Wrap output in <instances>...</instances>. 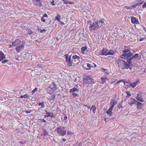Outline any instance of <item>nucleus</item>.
Wrapping results in <instances>:
<instances>
[{"label": "nucleus", "mask_w": 146, "mask_h": 146, "mask_svg": "<svg viewBox=\"0 0 146 146\" xmlns=\"http://www.w3.org/2000/svg\"><path fill=\"white\" fill-rule=\"evenodd\" d=\"M123 53L120 56L121 58L127 60V61L129 64H131L132 60H139L141 58V54L136 53L134 55L131 52V49L129 46H125L124 49L122 50Z\"/></svg>", "instance_id": "nucleus-1"}, {"label": "nucleus", "mask_w": 146, "mask_h": 146, "mask_svg": "<svg viewBox=\"0 0 146 146\" xmlns=\"http://www.w3.org/2000/svg\"><path fill=\"white\" fill-rule=\"evenodd\" d=\"M120 58H118L117 60V62L118 64V66L121 69H126L127 71H131V67L130 65L131 64H129V63H127V60L126 61L121 59L122 58H121L119 57ZM123 59V58H122Z\"/></svg>", "instance_id": "nucleus-2"}, {"label": "nucleus", "mask_w": 146, "mask_h": 146, "mask_svg": "<svg viewBox=\"0 0 146 146\" xmlns=\"http://www.w3.org/2000/svg\"><path fill=\"white\" fill-rule=\"evenodd\" d=\"M57 134L60 136H63L66 134V131L65 130V128L63 126H59L55 130Z\"/></svg>", "instance_id": "nucleus-3"}, {"label": "nucleus", "mask_w": 146, "mask_h": 146, "mask_svg": "<svg viewBox=\"0 0 146 146\" xmlns=\"http://www.w3.org/2000/svg\"><path fill=\"white\" fill-rule=\"evenodd\" d=\"M88 22L89 23H90V26L89 28L90 31H92V30L94 31L96 30L99 27L98 22V21H95L92 24L91 21H89Z\"/></svg>", "instance_id": "nucleus-4"}, {"label": "nucleus", "mask_w": 146, "mask_h": 146, "mask_svg": "<svg viewBox=\"0 0 146 146\" xmlns=\"http://www.w3.org/2000/svg\"><path fill=\"white\" fill-rule=\"evenodd\" d=\"M83 82L85 84H93L94 82L93 79L91 78L89 76L86 77L83 79Z\"/></svg>", "instance_id": "nucleus-5"}, {"label": "nucleus", "mask_w": 146, "mask_h": 146, "mask_svg": "<svg viewBox=\"0 0 146 146\" xmlns=\"http://www.w3.org/2000/svg\"><path fill=\"white\" fill-rule=\"evenodd\" d=\"M57 89L56 84L54 82L52 83L49 87L47 88V90L50 91H55Z\"/></svg>", "instance_id": "nucleus-6"}, {"label": "nucleus", "mask_w": 146, "mask_h": 146, "mask_svg": "<svg viewBox=\"0 0 146 146\" xmlns=\"http://www.w3.org/2000/svg\"><path fill=\"white\" fill-rule=\"evenodd\" d=\"M81 87L80 85H76L73 88L70 90V91H81Z\"/></svg>", "instance_id": "nucleus-7"}, {"label": "nucleus", "mask_w": 146, "mask_h": 146, "mask_svg": "<svg viewBox=\"0 0 146 146\" xmlns=\"http://www.w3.org/2000/svg\"><path fill=\"white\" fill-rule=\"evenodd\" d=\"M140 82L139 80H137L136 81L134 82H130V86L133 88H135L138 84L140 83Z\"/></svg>", "instance_id": "nucleus-8"}, {"label": "nucleus", "mask_w": 146, "mask_h": 146, "mask_svg": "<svg viewBox=\"0 0 146 146\" xmlns=\"http://www.w3.org/2000/svg\"><path fill=\"white\" fill-rule=\"evenodd\" d=\"M137 102V101L132 98H131L128 101V103L131 106L134 104H136Z\"/></svg>", "instance_id": "nucleus-9"}, {"label": "nucleus", "mask_w": 146, "mask_h": 146, "mask_svg": "<svg viewBox=\"0 0 146 146\" xmlns=\"http://www.w3.org/2000/svg\"><path fill=\"white\" fill-rule=\"evenodd\" d=\"M35 5L38 7H41L42 5L40 0H33Z\"/></svg>", "instance_id": "nucleus-10"}, {"label": "nucleus", "mask_w": 146, "mask_h": 146, "mask_svg": "<svg viewBox=\"0 0 146 146\" xmlns=\"http://www.w3.org/2000/svg\"><path fill=\"white\" fill-rule=\"evenodd\" d=\"M108 50L106 49L103 48V50H101L100 52V54L102 56H107L108 55Z\"/></svg>", "instance_id": "nucleus-11"}, {"label": "nucleus", "mask_w": 146, "mask_h": 146, "mask_svg": "<svg viewBox=\"0 0 146 146\" xmlns=\"http://www.w3.org/2000/svg\"><path fill=\"white\" fill-rule=\"evenodd\" d=\"M13 46H16L20 44L21 43V41L19 39H16L14 41L12 42Z\"/></svg>", "instance_id": "nucleus-12"}, {"label": "nucleus", "mask_w": 146, "mask_h": 146, "mask_svg": "<svg viewBox=\"0 0 146 146\" xmlns=\"http://www.w3.org/2000/svg\"><path fill=\"white\" fill-rule=\"evenodd\" d=\"M117 103V101L113 99L111 100V102L110 103V108L113 109L114 106Z\"/></svg>", "instance_id": "nucleus-13"}, {"label": "nucleus", "mask_w": 146, "mask_h": 146, "mask_svg": "<svg viewBox=\"0 0 146 146\" xmlns=\"http://www.w3.org/2000/svg\"><path fill=\"white\" fill-rule=\"evenodd\" d=\"M113 109L110 108L106 112L108 115L109 117L113 115V113L112 112Z\"/></svg>", "instance_id": "nucleus-14"}, {"label": "nucleus", "mask_w": 146, "mask_h": 146, "mask_svg": "<svg viewBox=\"0 0 146 146\" xmlns=\"http://www.w3.org/2000/svg\"><path fill=\"white\" fill-rule=\"evenodd\" d=\"M136 99L138 101L143 102H144V100L142 96L139 94H137V96L136 98Z\"/></svg>", "instance_id": "nucleus-15"}, {"label": "nucleus", "mask_w": 146, "mask_h": 146, "mask_svg": "<svg viewBox=\"0 0 146 146\" xmlns=\"http://www.w3.org/2000/svg\"><path fill=\"white\" fill-rule=\"evenodd\" d=\"M24 45L21 44L20 45L17 46L16 48V51L17 52H19L24 47Z\"/></svg>", "instance_id": "nucleus-16"}, {"label": "nucleus", "mask_w": 146, "mask_h": 146, "mask_svg": "<svg viewBox=\"0 0 146 146\" xmlns=\"http://www.w3.org/2000/svg\"><path fill=\"white\" fill-rule=\"evenodd\" d=\"M116 50H113V49H111L109 50L108 51V55H113L115 54L116 53Z\"/></svg>", "instance_id": "nucleus-17"}, {"label": "nucleus", "mask_w": 146, "mask_h": 146, "mask_svg": "<svg viewBox=\"0 0 146 146\" xmlns=\"http://www.w3.org/2000/svg\"><path fill=\"white\" fill-rule=\"evenodd\" d=\"M5 58V56L2 51H0V61Z\"/></svg>", "instance_id": "nucleus-18"}, {"label": "nucleus", "mask_w": 146, "mask_h": 146, "mask_svg": "<svg viewBox=\"0 0 146 146\" xmlns=\"http://www.w3.org/2000/svg\"><path fill=\"white\" fill-rule=\"evenodd\" d=\"M131 22L133 23L137 24L138 21L136 19V18L134 17H131Z\"/></svg>", "instance_id": "nucleus-19"}, {"label": "nucleus", "mask_w": 146, "mask_h": 146, "mask_svg": "<svg viewBox=\"0 0 146 146\" xmlns=\"http://www.w3.org/2000/svg\"><path fill=\"white\" fill-rule=\"evenodd\" d=\"M86 66H87V67L88 68H91V65L89 63H87L86 64H83V67L85 69H86V70L90 69V68H87V67H86Z\"/></svg>", "instance_id": "nucleus-20"}, {"label": "nucleus", "mask_w": 146, "mask_h": 146, "mask_svg": "<svg viewBox=\"0 0 146 146\" xmlns=\"http://www.w3.org/2000/svg\"><path fill=\"white\" fill-rule=\"evenodd\" d=\"M71 56H70L69 57L68 60L66 62L67 65L69 66H71L72 65V62L71 61Z\"/></svg>", "instance_id": "nucleus-21"}, {"label": "nucleus", "mask_w": 146, "mask_h": 146, "mask_svg": "<svg viewBox=\"0 0 146 146\" xmlns=\"http://www.w3.org/2000/svg\"><path fill=\"white\" fill-rule=\"evenodd\" d=\"M136 104L137 105V108L138 109H141L142 107L143 106V104L138 102L137 101Z\"/></svg>", "instance_id": "nucleus-22"}, {"label": "nucleus", "mask_w": 146, "mask_h": 146, "mask_svg": "<svg viewBox=\"0 0 146 146\" xmlns=\"http://www.w3.org/2000/svg\"><path fill=\"white\" fill-rule=\"evenodd\" d=\"M51 95V96L50 97V99L51 100H53L55 98V94H54L53 92H50V93Z\"/></svg>", "instance_id": "nucleus-23"}, {"label": "nucleus", "mask_w": 146, "mask_h": 146, "mask_svg": "<svg viewBox=\"0 0 146 146\" xmlns=\"http://www.w3.org/2000/svg\"><path fill=\"white\" fill-rule=\"evenodd\" d=\"M72 58L74 60H79L80 59V57L79 56L75 55H73L72 56ZM74 61H76V60H75Z\"/></svg>", "instance_id": "nucleus-24"}, {"label": "nucleus", "mask_w": 146, "mask_h": 146, "mask_svg": "<svg viewBox=\"0 0 146 146\" xmlns=\"http://www.w3.org/2000/svg\"><path fill=\"white\" fill-rule=\"evenodd\" d=\"M125 82H124V81L122 80H119L116 83V84H119V83L120 84L121 86L124 85L125 84Z\"/></svg>", "instance_id": "nucleus-25"}, {"label": "nucleus", "mask_w": 146, "mask_h": 146, "mask_svg": "<svg viewBox=\"0 0 146 146\" xmlns=\"http://www.w3.org/2000/svg\"><path fill=\"white\" fill-rule=\"evenodd\" d=\"M30 98L29 96H28L27 94H26L24 95H21L20 96V98Z\"/></svg>", "instance_id": "nucleus-26"}, {"label": "nucleus", "mask_w": 146, "mask_h": 146, "mask_svg": "<svg viewBox=\"0 0 146 146\" xmlns=\"http://www.w3.org/2000/svg\"><path fill=\"white\" fill-rule=\"evenodd\" d=\"M124 85L125 86V88H129L130 86V83H129L128 82H125Z\"/></svg>", "instance_id": "nucleus-27"}, {"label": "nucleus", "mask_w": 146, "mask_h": 146, "mask_svg": "<svg viewBox=\"0 0 146 146\" xmlns=\"http://www.w3.org/2000/svg\"><path fill=\"white\" fill-rule=\"evenodd\" d=\"M43 132L44 133V136H46L48 135V132L46 129H44L43 130Z\"/></svg>", "instance_id": "nucleus-28"}, {"label": "nucleus", "mask_w": 146, "mask_h": 146, "mask_svg": "<svg viewBox=\"0 0 146 146\" xmlns=\"http://www.w3.org/2000/svg\"><path fill=\"white\" fill-rule=\"evenodd\" d=\"M92 110V111L94 113H95L96 111V107L95 105H93L90 110Z\"/></svg>", "instance_id": "nucleus-29"}, {"label": "nucleus", "mask_w": 146, "mask_h": 146, "mask_svg": "<svg viewBox=\"0 0 146 146\" xmlns=\"http://www.w3.org/2000/svg\"><path fill=\"white\" fill-rule=\"evenodd\" d=\"M48 116L51 117V118L54 117H55V115L52 112H50Z\"/></svg>", "instance_id": "nucleus-30"}, {"label": "nucleus", "mask_w": 146, "mask_h": 146, "mask_svg": "<svg viewBox=\"0 0 146 146\" xmlns=\"http://www.w3.org/2000/svg\"><path fill=\"white\" fill-rule=\"evenodd\" d=\"M104 24V21H100L98 22L99 26L100 27L103 25Z\"/></svg>", "instance_id": "nucleus-31"}, {"label": "nucleus", "mask_w": 146, "mask_h": 146, "mask_svg": "<svg viewBox=\"0 0 146 146\" xmlns=\"http://www.w3.org/2000/svg\"><path fill=\"white\" fill-rule=\"evenodd\" d=\"M101 79L102 80V82H101V83L103 84L104 82H105L106 78L101 77Z\"/></svg>", "instance_id": "nucleus-32"}, {"label": "nucleus", "mask_w": 146, "mask_h": 146, "mask_svg": "<svg viewBox=\"0 0 146 146\" xmlns=\"http://www.w3.org/2000/svg\"><path fill=\"white\" fill-rule=\"evenodd\" d=\"M38 105L39 106H41V108H44L45 107V105L44 104V103L43 102H42V103H40L38 104Z\"/></svg>", "instance_id": "nucleus-33"}, {"label": "nucleus", "mask_w": 146, "mask_h": 146, "mask_svg": "<svg viewBox=\"0 0 146 146\" xmlns=\"http://www.w3.org/2000/svg\"><path fill=\"white\" fill-rule=\"evenodd\" d=\"M60 15H58V16H57L55 17V19L57 20L58 22H60V21L59 18L60 17Z\"/></svg>", "instance_id": "nucleus-34"}, {"label": "nucleus", "mask_w": 146, "mask_h": 146, "mask_svg": "<svg viewBox=\"0 0 146 146\" xmlns=\"http://www.w3.org/2000/svg\"><path fill=\"white\" fill-rule=\"evenodd\" d=\"M103 71L106 74H108L109 73V71L106 69H102Z\"/></svg>", "instance_id": "nucleus-35"}, {"label": "nucleus", "mask_w": 146, "mask_h": 146, "mask_svg": "<svg viewBox=\"0 0 146 146\" xmlns=\"http://www.w3.org/2000/svg\"><path fill=\"white\" fill-rule=\"evenodd\" d=\"M87 47L86 46L84 47H82L81 48V51L82 52H84L86 49Z\"/></svg>", "instance_id": "nucleus-36"}, {"label": "nucleus", "mask_w": 146, "mask_h": 146, "mask_svg": "<svg viewBox=\"0 0 146 146\" xmlns=\"http://www.w3.org/2000/svg\"><path fill=\"white\" fill-rule=\"evenodd\" d=\"M33 32L31 29L29 30L28 31V34L31 35L33 33Z\"/></svg>", "instance_id": "nucleus-37"}, {"label": "nucleus", "mask_w": 146, "mask_h": 146, "mask_svg": "<svg viewBox=\"0 0 146 146\" xmlns=\"http://www.w3.org/2000/svg\"><path fill=\"white\" fill-rule=\"evenodd\" d=\"M129 92H126L127 95L126 96V97L129 98L131 96V94L129 93Z\"/></svg>", "instance_id": "nucleus-38"}, {"label": "nucleus", "mask_w": 146, "mask_h": 146, "mask_svg": "<svg viewBox=\"0 0 146 146\" xmlns=\"http://www.w3.org/2000/svg\"><path fill=\"white\" fill-rule=\"evenodd\" d=\"M72 94L73 96V97H76V96H78V94L76 93H72Z\"/></svg>", "instance_id": "nucleus-39"}, {"label": "nucleus", "mask_w": 146, "mask_h": 146, "mask_svg": "<svg viewBox=\"0 0 146 146\" xmlns=\"http://www.w3.org/2000/svg\"><path fill=\"white\" fill-rule=\"evenodd\" d=\"M8 61V60H5L2 61V63L3 64H5L6 62H7Z\"/></svg>", "instance_id": "nucleus-40"}, {"label": "nucleus", "mask_w": 146, "mask_h": 146, "mask_svg": "<svg viewBox=\"0 0 146 146\" xmlns=\"http://www.w3.org/2000/svg\"><path fill=\"white\" fill-rule=\"evenodd\" d=\"M65 56L66 57V62L68 60L69 57H68V55L67 54L65 55Z\"/></svg>", "instance_id": "nucleus-41"}, {"label": "nucleus", "mask_w": 146, "mask_h": 146, "mask_svg": "<svg viewBox=\"0 0 146 146\" xmlns=\"http://www.w3.org/2000/svg\"><path fill=\"white\" fill-rule=\"evenodd\" d=\"M143 3V2H141V3H135L134 5H136V7L137 5L141 4Z\"/></svg>", "instance_id": "nucleus-42"}, {"label": "nucleus", "mask_w": 146, "mask_h": 146, "mask_svg": "<svg viewBox=\"0 0 146 146\" xmlns=\"http://www.w3.org/2000/svg\"><path fill=\"white\" fill-rule=\"evenodd\" d=\"M39 120L40 121L42 122H44L46 123V120H45L43 119H40Z\"/></svg>", "instance_id": "nucleus-43"}, {"label": "nucleus", "mask_w": 146, "mask_h": 146, "mask_svg": "<svg viewBox=\"0 0 146 146\" xmlns=\"http://www.w3.org/2000/svg\"><path fill=\"white\" fill-rule=\"evenodd\" d=\"M142 7L143 8H144L146 7V2L144 3L142 6Z\"/></svg>", "instance_id": "nucleus-44"}, {"label": "nucleus", "mask_w": 146, "mask_h": 146, "mask_svg": "<svg viewBox=\"0 0 146 146\" xmlns=\"http://www.w3.org/2000/svg\"><path fill=\"white\" fill-rule=\"evenodd\" d=\"M46 30L44 29H43L42 30L40 29V33H42L43 32H46Z\"/></svg>", "instance_id": "nucleus-45"}, {"label": "nucleus", "mask_w": 146, "mask_h": 146, "mask_svg": "<svg viewBox=\"0 0 146 146\" xmlns=\"http://www.w3.org/2000/svg\"><path fill=\"white\" fill-rule=\"evenodd\" d=\"M118 107L119 108H123V107L121 104H119L118 105Z\"/></svg>", "instance_id": "nucleus-46"}, {"label": "nucleus", "mask_w": 146, "mask_h": 146, "mask_svg": "<svg viewBox=\"0 0 146 146\" xmlns=\"http://www.w3.org/2000/svg\"><path fill=\"white\" fill-rule=\"evenodd\" d=\"M32 111L31 110H29V111H26L25 112L26 113H30Z\"/></svg>", "instance_id": "nucleus-47"}, {"label": "nucleus", "mask_w": 146, "mask_h": 146, "mask_svg": "<svg viewBox=\"0 0 146 146\" xmlns=\"http://www.w3.org/2000/svg\"><path fill=\"white\" fill-rule=\"evenodd\" d=\"M48 16L45 13L44 14V15L43 16V17H47Z\"/></svg>", "instance_id": "nucleus-48"}, {"label": "nucleus", "mask_w": 146, "mask_h": 146, "mask_svg": "<svg viewBox=\"0 0 146 146\" xmlns=\"http://www.w3.org/2000/svg\"><path fill=\"white\" fill-rule=\"evenodd\" d=\"M50 2L52 5H55V4H54V0H52V1Z\"/></svg>", "instance_id": "nucleus-49"}, {"label": "nucleus", "mask_w": 146, "mask_h": 146, "mask_svg": "<svg viewBox=\"0 0 146 146\" xmlns=\"http://www.w3.org/2000/svg\"><path fill=\"white\" fill-rule=\"evenodd\" d=\"M146 38H140V40H139V41H143V40H144Z\"/></svg>", "instance_id": "nucleus-50"}, {"label": "nucleus", "mask_w": 146, "mask_h": 146, "mask_svg": "<svg viewBox=\"0 0 146 146\" xmlns=\"http://www.w3.org/2000/svg\"><path fill=\"white\" fill-rule=\"evenodd\" d=\"M136 7V5H133L131 6V8L132 9L133 8H135Z\"/></svg>", "instance_id": "nucleus-51"}, {"label": "nucleus", "mask_w": 146, "mask_h": 146, "mask_svg": "<svg viewBox=\"0 0 146 146\" xmlns=\"http://www.w3.org/2000/svg\"><path fill=\"white\" fill-rule=\"evenodd\" d=\"M41 20L43 22H44L45 21V20L44 19H43V17L42 18Z\"/></svg>", "instance_id": "nucleus-52"}, {"label": "nucleus", "mask_w": 146, "mask_h": 146, "mask_svg": "<svg viewBox=\"0 0 146 146\" xmlns=\"http://www.w3.org/2000/svg\"><path fill=\"white\" fill-rule=\"evenodd\" d=\"M125 7H126V9H131V6L130 7H128V6Z\"/></svg>", "instance_id": "nucleus-53"}, {"label": "nucleus", "mask_w": 146, "mask_h": 146, "mask_svg": "<svg viewBox=\"0 0 146 146\" xmlns=\"http://www.w3.org/2000/svg\"><path fill=\"white\" fill-rule=\"evenodd\" d=\"M37 90V88H35V89L33 90L32 91H36Z\"/></svg>", "instance_id": "nucleus-54"}, {"label": "nucleus", "mask_w": 146, "mask_h": 146, "mask_svg": "<svg viewBox=\"0 0 146 146\" xmlns=\"http://www.w3.org/2000/svg\"><path fill=\"white\" fill-rule=\"evenodd\" d=\"M20 143L21 144H23L25 143V142L24 141H20Z\"/></svg>", "instance_id": "nucleus-55"}, {"label": "nucleus", "mask_w": 146, "mask_h": 146, "mask_svg": "<svg viewBox=\"0 0 146 146\" xmlns=\"http://www.w3.org/2000/svg\"><path fill=\"white\" fill-rule=\"evenodd\" d=\"M143 30L145 32H146V28L145 27H143Z\"/></svg>", "instance_id": "nucleus-56"}, {"label": "nucleus", "mask_w": 146, "mask_h": 146, "mask_svg": "<svg viewBox=\"0 0 146 146\" xmlns=\"http://www.w3.org/2000/svg\"><path fill=\"white\" fill-rule=\"evenodd\" d=\"M67 134L68 135H70L71 134V133H70V132L69 131L67 132Z\"/></svg>", "instance_id": "nucleus-57"}, {"label": "nucleus", "mask_w": 146, "mask_h": 146, "mask_svg": "<svg viewBox=\"0 0 146 146\" xmlns=\"http://www.w3.org/2000/svg\"><path fill=\"white\" fill-rule=\"evenodd\" d=\"M22 44L23 45H24V44H25V41H23L22 42Z\"/></svg>", "instance_id": "nucleus-58"}, {"label": "nucleus", "mask_w": 146, "mask_h": 146, "mask_svg": "<svg viewBox=\"0 0 146 146\" xmlns=\"http://www.w3.org/2000/svg\"><path fill=\"white\" fill-rule=\"evenodd\" d=\"M13 44L12 45H9V48H11V47H12L13 46Z\"/></svg>", "instance_id": "nucleus-59"}, {"label": "nucleus", "mask_w": 146, "mask_h": 146, "mask_svg": "<svg viewBox=\"0 0 146 146\" xmlns=\"http://www.w3.org/2000/svg\"><path fill=\"white\" fill-rule=\"evenodd\" d=\"M46 114H47L48 115H49V114L50 113V112H46Z\"/></svg>", "instance_id": "nucleus-60"}, {"label": "nucleus", "mask_w": 146, "mask_h": 146, "mask_svg": "<svg viewBox=\"0 0 146 146\" xmlns=\"http://www.w3.org/2000/svg\"><path fill=\"white\" fill-rule=\"evenodd\" d=\"M60 23L61 24H64V23L62 22H61L60 21Z\"/></svg>", "instance_id": "nucleus-61"}, {"label": "nucleus", "mask_w": 146, "mask_h": 146, "mask_svg": "<svg viewBox=\"0 0 146 146\" xmlns=\"http://www.w3.org/2000/svg\"><path fill=\"white\" fill-rule=\"evenodd\" d=\"M139 1V3H141V2H143L142 1H141V0H138Z\"/></svg>", "instance_id": "nucleus-62"}, {"label": "nucleus", "mask_w": 146, "mask_h": 146, "mask_svg": "<svg viewBox=\"0 0 146 146\" xmlns=\"http://www.w3.org/2000/svg\"><path fill=\"white\" fill-rule=\"evenodd\" d=\"M48 116H48V115H44V117H48Z\"/></svg>", "instance_id": "nucleus-63"}, {"label": "nucleus", "mask_w": 146, "mask_h": 146, "mask_svg": "<svg viewBox=\"0 0 146 146\" xmlns=\"http://www.w3.org/2000/svg\"><path fill=\"white\" fill-rule=\"evenodd\" d=\"M64 119L66 120V119L67 118V117L66 116L65 117H64Z\"/></svg>", "instance_id": "nucleus-64"}]
</instances>
